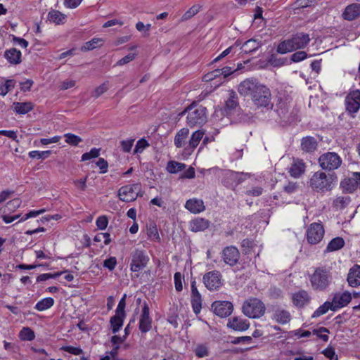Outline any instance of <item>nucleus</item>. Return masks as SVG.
Listing matches in <instances>:
<instances>
[{"instance_id":"6ab92c4d","label":"nucleus","mask_w":360,"mask_h":360,"mask_svg":"<svg viewBox=\"0 0 360 360\" xmlns=\"http://www.w3.org/2000/svg\"><path fill=\"white\" fill-rule=\"evenodd\" d=\"M227 327L236 331H245L250 327V323L246 319L235 316L229 319Z\"/></svg>"},{"instance_id":"4d7b16f0","label":"nucleus","mask_w":360,"mask_h":360,"mask_svg":"<svg viewBox=\"0 0 360 360\" xmlns=\"http://www.w3.org/2000/svg\"><path fill=\"white\" fill-rule=\"evenodd\" d=\"M148 146H149L148 142L145 139H141L137 141L135 148H134V153H142L143 150Z\"/></svg>"},{"instance_id":"58836bf2","label":"nucleus","mask_w":360,"mask_h":360,"mask_svg":"<svg viewBox=\"0 0 360 360\" xmlns=\"http://www.w3.org/2000/svg\"><path fill=\"white\" fill-rule=\"evenodd\" d=\"M204 131L202 130H197L193 133L188 142V149L193 150L199 144L200 140L202 139Z\"/></svg>"},{"instance_id":"f03ea898","label":"nucleus","mask_w":360,"mask_h":360,"mask_svg":"<svg viewBox=\"0 0 360 360\" xmlns=\"http://www.w3.org/2000/svg\"><path fill=\"white\" fill-rule=\"evenodd\" d=\"M337 181L338 176L335 172L326 174L324 172L318 171L311 176L309 184L313 191L324 193L331 191Z\"/></svg>"},{"instance_id":"e2e57ef3","label":"nucleus","mask_w":360,"mask_h":360,"mask_svg":"<svg viewBox=\"0 0 360 360\" xmlns=\"http://www.w3.org/2000/svg\"><path fill=\"white\" fill-rule=\"evenodd\" d=\"M117 265V259L115 257H110L103 262V266L112 271Z\"/></svg>"},{"instance_id":"7ed1b4c3","label":"nucleus","mask_w":360,"mask_h":360,"mask_svg":"<svg viewBox=\"0 0 360 360\" xmlns=\"http://www.w3.org/2000/svg\"><path fill=\"white\" fill-rule=\"evenodd\" d=\"M310 41V37L308 34L304 32H297L292 34L290 39L280 42L277 46L276 51L281 54H285L288 52L304 49Z\"/></svg>"},{"instance_id":"3c124183","label":"nucleus","mask_w":360,"mask_h":360,"mask_svg":"<svg viewBox=\"0 0 360 360\" xmlns=\"http://www.w3.org/2000/svg\"><path fill=\"white\" fill-rule=\"evenodd\" d=\"M236 122L240 123H252L255 122L252 113H238L236 117Z\"/></svg>"},{"instance_id":"f8f14e48","label":"nucleus","mask_w":360,"mask_h":360,"mask_svg":"<svg viewBox=\"0 0 360 360\" xmlns=\"http://www.w3.org/2000/svg\"><path fill=\"white\" fill-rule=\"evenodd\" d=\"M222 276L219 271H212L203 276L205 287L210 290H217L222 285Z\"/></svg>"},{"instance_id":"4468645a","label":"nucleus","mask_w":360,"mask_h":360,"mask_svg":"<svg viewBox=\"0 0 360 360\" xmlns=\"http://www.w3.org/2000/svg\"><path fill=\"white\" fill-rule=\"evenodd\" d=\"M240 255L238 248L233 245L224 248L221 252L223 261L231 266H233L238 263Z\"/></svg>"},{"instance_id":"6e6d98bb","label":"nucleus","mask_w":360,"mask_h":360,"mask_svg":"<svg viewBox=\"0 0 360 360\" xmlns=\"http://www.w3.org/2000/svg\"><path fill=\"white\" fill-rule=\"evenodd\" d=\"M307 54L305 51H300L292 54L290 56V60L292 62L297 63L304 60L307 58Z\"/></svg>"},{"instance_id":"393cba45","label":"nucleus","mask_w":360,"mask_h":360,"mask_svg":"<svg viewBox=\"0 0 360 360\" xmlns=\"http://www.w3.org/2000/svg\"><path fill=\"white\" fill-rule=\"evenodd\" d=\"M352 300L351 294L349 292H344L341 295H335L333 298L332 303L334 305L335 311L347 305Z\"/></svg>"},{"instance_id":"0eeeda50","label":"nucleus","mask_w":360,"mask_h":360,"mask_svg":"<svg viewBox=\"0 0 360 360\" xmlns=\"http://www.w3.org/2000/svg\"><path fill=\"white\" fill-rule=\"evenodd\" d=\"M252 101L258 108H265L266 110H271L274 107V103L271 102V91L264 84L258 92L255 94Z\"/></svg>"},{"instance_id":"bf43d9fd","label":"nucleus","mask_w":360,"mask_h":360,"mask_svg":"<svg viewBox=\"0 0 360 360\" xmlns=\"http://www.w3.org/2000/svg\"><path fill=\"white\" fill-rule=\"evenodd\" d=\"M60 349L74 355H80L83 353V350L81 348L73 346H63Z\"/></svg>"},{"instance_id":"37998d69","label":"nucleus","mask_w":360,"mask_h":360,"mask_svg":"<svg viewBox=\"0 0 360 360\" xmlns=\"http://www.w3.org/2000/svg\"><path fill=\"white\" fill-rule=\"evenodd\" d=\"M124 320V317L115 315L110 318V323L113 333H116L120 330L123 325Z\"/></svg>"},{"instance_id":"5701e85b","label":"nucleus","mask_w":360,"mask_h":360,"mask_svg":"<svg viewBox=\"0 0 360 360\" xmlns=\"http://www.w3.org/2000/svg\"><path fill=\"white\" fill-rule=\"evenodd\" d=\"M185 207L193 214H198L205 210V206L202 200L200 199H189L186 201Z\"/></svg>"},{"instance_id":"72a5a7b5","label":"nucleus","mask_w":360,"mask_h":360,"mask_svg":"<svg viewBox=\"0 0 360 360\" xmlns=\"http://www.w3.org/2000/svg\"><path fill=\"white\" fill-rule=\"evenodd\" d=\"M262 46L260 41L255 39L247 40L242 46L241 49L245 53H250L257 50Z\"/></svg>"},{"instance_id":"13d9d810","label":"nucleus","mask_w":360,"mask_h":360,"mask_svg":"<svg viewBox=\"0 0 360 360\" xmlns=\"http://www.w3.org/2000/svg\"><path fill=\"white\" fill-rule=\"evenodd\" d=\"M96 224L98 229H105L108 224V217L105 215L98 217L96 219Z\"/></svg>"},{"instance_id":"e433bc0d","label":"nucleus","mask_w":360,"mask_h":360,"mask_svg":"<svg viewBox=\"0 0 360 360\" xmlns=\"http://www.w3.org/2000/svg\"><path fill=\"white\" fill-rule=\"evenodd\" d=\"M65 18L66 15L57 10H52L48 14L49 20L57 25L64 23Z\"/></svg>"},{"instance_id":"680f3d73","label":"nucleus","mask_w":360,"mask_h":360,"mask_svg":"<svg viewBox=\"0 0 360 360\" xmlns=\"http://www.w3.org/2000/svg\"><path fill=\"white\" fill-rule=\"evenodd\" d=\"M175 289L178 292H181L183 289L182 277L180 272H176L174 276Z\"/></svg>"},{"instance_id":"7c9ffc66","label":"nucleus","mask_w":360,"mask_h":360,"mask_svg":"<svg viewBox=\"0 0 360 360\" xmlns=\"http://www.w3.org/2000/svg\"><path fill=\"white\" fill-rule=\"evenodd\" d=\"M340 188L345 193H352L356 190V181L352 175L351 178H345L340 182Z\"/></svg>"},{"instance_id":"a878e982","label":"nucleus","mask_w":360,"mask_h":360,"mask_svg":"<svg viewBox=\"0 0 360 360\" xmlns=\"http://www.w3.org/2000/svg\"><path fill=\"white\" fill-rule=\"evenodd\" d=\"M318 143L313 136H305L301 140V148L306 153H313L317 148Z\"/></svg>"},{"instance_id":"9d476101","label":"nucleus","mask_w":360,"mask_h":360,"mask_svg":"<svg viewBox=\"0 0 360 360\" xmlns=\"http://www.w3.org/2000/svg\"><path fill=\"white\" fill-rule=\"evenodd\" d=\"M262 85L257 79L248 78L240 83L238 91L241 96H250L252 99Z\"/></svg>"},{"instance_id":"603ef678","label":"nucleus","mask_w":360,"mask_h":360,"mask_svg":"<svg viewBox=\"0 0 360 360\" xmlns=\"http://www.w3.org/2000/svg\"><path fill=\"white\" fill-rule=\"evenodd\" d=\"M100 148H93L89 152L85 153L82 155V161H86L92 158H98L100 155Z\"/></svg>"},{"instance_id":"412c9836","label":"nucleus","mask_w":360,"mask_h":360,"mask_svg":"<svg viewBox=\"0 0 360 360\" xmlns=\"http://www.w3.org/2000/svg\"><path fill=\"white\" fill-rule=\"evenodd\" d=\"M210 226L208 219L202 217H195L189 222L190 230L193 232H201L207 229Z\"/></svg>"},{"instance_id":"de8ad7c7","label":"nucleus","mask_w":360,"mask_h":360,"mask_svg":"<svg viewBox=\"0 0 360 360\" xmlns=\"http://www.w3.org/2000/svg\"><path fill=\"white\" fill-rule=\"evenodd\" d=\"M202 6L195 4L191 6L181 17V21H186L196 15L201 9Z\"/></svg>"},{"instance_id":"aec40b11","label":"nucleus","mask_w":360,"mask_h":360,"mask_svg":"<svg viewBox=\"0 0 360 360\" xmlns=\"http://www.w3.org/2000/svg\"><path fill=\"white\" fill-rule=\"evenodd\" d=\"M359 15L360 4L357 3H354L346 6L342 14V18L348 21H352L359 17Z\"/></svg>"},{"instance_id":"5fc2aeb1","label":"nucleus","mask_w":360,"mask_h":360,"mask_svg":"<svg viewBox=\"0 0 360 360\" xmlns=\"http://www.w3.org/2000/svg\"><path fill=\"white\" fill-rule=\"evenodd\" d=\"M108 89V82L106 81L95 89L93 93V96L97 98L106 92Z\"/></svg>"},{"instance_id":"a211bd4d","label":"nucleus","mask_w":360,"mask_h":360,"mask_svg":"<svg viewBox=\"0 0 360 360\" xmlns=\"http://www.w3.org/2000/svg\"><path fill=\"white\" fill-rule=\"evenodd\" d=\"M191 305L195 314H198L202 308V297L197 289L195 280L191 281Z\"/></svg>"},{"instance_id":"f257e3e1","label":"nucleus","mask_w":360,"mask_h":360,"mask_svg":"<svg viewBox=\"0 0 360 360\" xmlns=\"http://www.w3.org/2000/svg\"><path fill=\"white\" fill-rule=\"evenodd\" d=\"M186 115V124L190 127H201L207 121V108L197 101L192 102L182 112L179 117Z\"/></svg>"},{"instance_id":"4c0bfd02","label":"nucleus","mask_w":360,"mask_h":360,"mask_svg":"<svg viewBox=\"0 0 360 360\" xmlns=\"http://www.w3.org/2000/svg\"><path fill=\"white\" fill-rule=\"evenodd\" d=\"M329 309L335 311L333 304L330 302L326 301L313 313L311 318H316L325 314Z\"/></svg>"},{"instance_id":"338daca9","label":"nucleus","mask_w":360,"mask_h":360,"mask_svg":"<svg viewBox=\"0 0 360 360\" xmlns=\"http://www.w3.org/2000/svg\"><path fill=\"white\" fill-rule=\"evenodd\" d=\"M20 204L21 200L19 198H15L8 202L6 207L8 211H13L19 207Z\"/></svg>"},{"instance_id":"4be33fe9","label":"nucleus","mask_w":360,"mask_h":360,"mask_svg":"<svg viewBox=\"0 0 360 360\" xmlns=\"http://www.w3.org/2000/svg\"><path fill=\"white\" fill-rule=\"evenodd\" d=\"M292 300L297 307L302 308L310 302L311 297L306 290H301L292 295Z\"/></svg>"},{"instance_id":"f3484780","label":"nucleus","mask_w":360,"mask_h":360,"mask_svg":"<svg viewBox=\"0 0 360 360\" xmlns=\"http://www.w3.org/2000/svg\"><path fill=\"white\" fill-rule=\"evenodd\" d=\"M346 110L349 113L356 112L360 108V91H351L345 98Z\"/></svg>"},{"instance_id":"dca6fc26","label":"nucleus","mask_w":360,"mask_h":360,"mask_svg":"<svg viewBox=\"0 0 360 360\" xmlns=\"http://www.w3.org/2000/svg\"><path fill=\"white\" fill-rule=\"evenodd\" d=\"M243 176H250L248 173H240L231 170H228L224 174V178L222 181L224 185L226 187H233L237 186L245 180Z\"/></svg>"},{"instance_id":"a19ab883","label":"nucleus","mask_w":360,"mask_h":360,"mask_svg":"<svg viewBox=\"0 0 360 360\" xmlns=\"http://www.w3.org/2000/svg\"><path fill=\"white\" fill-rule=\"evenodd\" d=\"M54 304V300L52 297H46L39 300L35 305L34 308L39 311H44L51 308Z\"/></svg>"},{"instance_id":"2f4dec72","label":"nucleus","mask_w":360,"mask_h":360,"mask_svg":"<svg viewBox=\"0 0 360 360\" xmlns=\"http://www.w3.org/2000/svg\"><path fill=\"white\" fill-rule=\"evenodd\" d=\"M273 319L278 323L285 324L290 322L291 315L287 310L278 309L275 310Z\"/></svg>"},{"instance_id":"cd10ccee","label":"nucleus","mask_w":360,"mask_h":360,"mask_svg":"<svg viewBox=\"0 0 360 360\" xmlns=\"http://www.w3.org/2000/svg\"><path fill=\"white\" fill-rule=\"evenodd\" d=\"M4 57L8 62L12 65L20 64L21 60V52L15 48H11L4 52Z\"/></svg>"},{"instance_id":"20e7f679","label":"nucleus","mask_w":360,"mask_h":360,"mask_svg":"<svg viewBox=\"0 0 360 360\" xmlns=\"http://www.w3.org/2000/svg\"><path fill=\"white\" fill-rule=\"evenodd\" d=\"M309 281L314 290L323 291L331 283L332 274L325 266H319L315 269L314 272L309 277Z\"/></svg>"},{"instance_id":"c756f323","label":"nucleus","mask_w":360,"mask_h":360,"mask_svg":"<svg viewBox=\"0 0 360 360\" xmlns=\"http://www.w3.org/2000/svg\"><path fill=\"white\" fill-rule=\"evenodd\" d=\"M305 164L302 160H295L293 161L290 170V174L295 177H300L305 172Z\"/></svg>"},{"instance_id":"864d4df0","label":"nucleus","mask_w":360,"mask_h":360,"mask_svg":"<svg viewBox=\"0 0 360 360\" xmlns=\"http://www.w3.org/2000/svg\"><path fill=\"white\" fill-rule=\"evenodd\" d=\"M51 154V150L38 151L32 150L29 153V157L31 158L46 159Z\"/></svg>"},{"instance_id":"1a4fd4ad","label":"nucleus","mask_w":360,"mask_h":360,"mask_svg":"<svg viewBox=\"0 0 360 360\" xmlns=\"http://www.w3.org/2000/svg\"><path fill=\"white\" fill-rule=\"evenodd\" d=\"M131 257L130 269L133 272H139L143 270L149 262V257L143 250L135 249L131 252Z\"/></svg>"},{"instance_id":"ddd939ff","label":"nucleus","mask_w":360,"mask_h":360,"mask_svg":"<svg viewBox=\"0 0 360 360\" xmlns=\"http://www.w3.org/2000/svg\"><path fill=\"white\" fill-rule=\"evenodd\" d=\"M212 309L217 316L226 318L233 312V305L229 301H215L212 304Z\"/></svg>"},{"instance_id":"6e6552de","label":"nucleus","mask_w":360,"mask_h":360,"mask_svg":"<svg viewBox=\"0 0 360 360\" xmlns=\"http://www.w3.org/2000/svg\"><path fill=\"white\" fill-rule=\"evenodd\" d=\"M140 190V184H127L122 186L118 190L117 196L119 199L123 202H133L136 200L139 196H141L139 193Z\"/></svg>"},{"instance_id":"f704fd0d","label":"nucleus","mask_w":360,"mask_h":360,"mask_svg":"<svg viewBox=\"0 0 360 360\" xmlns=\"http://www.w3.org/2000/svg\"><path fill=\"white\" fill-rule=\"evenodd\" d=\"M14 111L18 114H26L33 109V104L31 102H14Z\"/></svg>"},{"instance_id":"09e8293b","label":"nucleus","mask_w":360,"mask_h":360,"mask_svg":"<svg viewBox=\"0 0 360 360\" xmlns=\"http://www.w3.org/2000/svg\"><path fill=\"white\" fill-rule=\"evenodd\" d=\"M65 137V142L69 145L77 146L82 141V139L75 134L67 133L64 135Z\"/></svg>"},{"instance_id":"79ce46f5","label":"nucleus","mask_w":360,"mask_h":360,"mask_svg":"<svg viewBox=\"0 0 360 360\" xmlns=\"http://www.w3.org/2000/svg\"><path fill=\"white\" fill-rule=\"evenodd\" d=\"M103 45V39L101 38H94L91 40L86 42L83 46L81 47L82 51H86L93 50L97 47Z\"/></svg>"},{"instance_id":"c85d7f7f","label":"nucleus","mask_w":360,"mask_h":360,"mask_svg":"<svg viewBox=\"0 0 360 360\" xmlns=\"http://www.w3.org/2000/svg\"><path fill=\"white\" fill-rule=\"evenodd\" d=\"M238 105L239 102L236 93L233 90L230 91L229 96L225 102L224 111L227 115L230 114Z\"/></svg>"},{"instance_id":"c9c22d12","label":"nucleus","mask_w":360,"mask_h":360,"mask_svg":"<svg viewBox=\"0 0 360 360\" xmlns=\"http://www.w3.org/2000/svg\"><path fill=\"white\" fill-rule=\"evenodd\" d=\"M189 129L187 128H182L176 134L174 138V145L176 148H181L185 143V140L188 137Z\"/></svg>"},{"instance_id":"39448f33","label":"nucleus","mask_w":360,"mask_h":360,"mask_svg":"<svg viewBox=\"0 0 360 360\" xmlns=\"http://www.w3.org/2000/svg\"><path fill=\"white\" fill-rule=\"evenodd\" d=\"M241 309L245 316L250 319H259L264 314L266 307L259 299L250 297L244 301Z\"/></svg>"},{"instance_id":"0e129e2a","label":"nucleus","mask_w":360,"mask_h":360,"mask_svg":"<svg viewBox=\"0 0 360 360\" xmlns=\"http://www.w3.org/2000/svg\"><path fill=\"white\" fill-rule=\"evenodd\" d=\"M219 77H221L219 69H216L212 72L207 73L204 76L203 79L206 82L212 81Z\"/></svg>"},{"instance_id":"8fccbe9b","label":"nucleus","mask_w":360,"mask_h":360,"mask_svg":"<svg viewBox=\"0 0 360 360\" xmlns=\"http://www.w3.org/2000/svg\"><path fill=\"white\" fill-rule=\"evenodd\" d=\"M287 61V58H278L275 54H271L268 59V63L274 67L282 66L285 65Z\"/></svg>"},{"instance_id":"b1692460","label":"nucleus","mask_w":360,"mask_h":360,"mask_svg":"<svg viewBox=\"0 0 360 360\" xmlns=\"http://www.w3.org/2000/svg\"><path fill=\"white\" fill-rule=\"evenodd\" d=\"M276 106V110L279 117L285 122H290L291 120L288 116L289 105L287 102L279 98Z\"/></svg>"},{"instance_id":"c03bdc74","label":"nucleus","mask_w":360,"mask_h":360,"mask_svg":"<svg viewBox=\"0 0 360 360\" xmlns=\"http://www.w3.org/2000/svg\"><path fill=\"white\" fill-rule=\"evenodd\" d=\"M146 233L148 237L150 240H155L158 241L160 240V238L159 236L157 226L155 223L152 222L150 223L149 225H147L146 226Z\"/></svg>"},{"instance_id":"bb28decb","label":"nucleus","mask_w":360,"mask_h":360,"mask_svg":"<svg viewBox=\"0 0 360 360\" xmlns=\"http://www.w3.org/2000/svg\"><path fill=\"white\" fill-rule=\"evenodd\" d=\"M347 281L350 286L356 287L360 285V266L354 265L350 269L347 275Z\"/></svg>"},{"instance_id":"423d86ee","label":"nucleus","mask_w":360,"mask_h":360,"mask_svg":"<svg viewBox=\"0 0 360 360\" xmlns=\"http://www.w3.org/2000/svg\"><path fill=\"white\" fill-rule=\"evenodd\" d=\"M318 162L322 170L331 173L340 167L342 159L336 153L327 152L320 155Z\"/></svg>"},{"instance_id":"69168bd1","label":"nucleus","mask_w":360,"mask_h":360,"mask_svg":"<svg viewBox=\"0 0 360 360\" xmlns=\"http://www.w3.org/2000/svg\"><path fill=\"white\" fill-rule=\"evenodd\" d=\"M322 353L330 360H338V356L335 354V349L332 347H327Z\"/></svg>"},{"instance_id":"052dcab7","label":"nucleus","mask_w":360,"mask_h":360,"mask_svg":"<svg viewBox=\"0 0 360 360\" xmlns=\"http://www.w3.org/2000/svg\"><path fill=\"white\" fill-rule=\"evenodd\" d=\"M253 245V241L248 238L243 239L241 242V247L245 254H248Z\"/></svg>"},{"instance_id":"473e14b6","label":"nucleus","mask_w":360,"mask_h":360,"mask_svg":"<svg viewBox=\"0 0 360 360\" xmlns=\"http://www.w3.org/2000/svg\"><path fill=\"white\" fill-rule=\"evenodd\" d=\"M345 244V240L342 237H335L329 242L324 252L326 253L339 250L344 247Z\"/></svg>"},{"instance_id":"9b49d317","label":"nucleus","mask_w":360,"mask_h":360,"mask_svg":"<svg viewBox=\"0 0 360 360\" xmlns=\"http://www.w3.org/2000/svg\"><path fill=\"white\" fill-rule=\"evenodd\" d=\"M323 226L320 223H312L307 230V240L311 245L320 243L324 236Z\"/></svg>"},{"instance_id":"774afa93","label":"nucleus","mask_w":360,"mask_h":360,"mask_svg":"<svg viewBox=\"0 0 360 360\" xmlns=\"http://www.w3.org/2000/svg\"><path fill=\"white\" fill-rule=\"evenodd\" d=\"M195 355L198 357L207 356L209 354L207 347L205 345H198L195 349Z\"/></svg>"},{"instance_id":"ea45409f","label":"nucleus","mask_w":360,"mask_h":360,"mask_svg":"<svg viewBox=\"0 0 360 360\" xmlns=\"http://www.w3.org/2000/svg\"><path fill=\"white\" fill-rule=\"evenodd\" d=\"M351 202L349 196L337 197L333 202V206L337 210L345 209Z\"/></svg>"},{"instance_id":"49530a36","label":"nucleus","mask_w":360,"mask_h":360,"mask_svg":"<svg viewBox=\"0 0 360 360\" xmlns=\"http://www.w3.org/2000/svg\"><path fill=\"white\" fill-rule=\"evenodd\" d=\"M185 167V164L171 160L167 163V170L171 174H176L183 170Z\"/></svg>"},{"instance_id":"a18cd8bd","label":"nucleus","mask_w":360,"mask_h":360,"mask_svg":"<svg viewBox=\"0 0 360 360\" xmlns=\"http://www.w3.org/2000/svg\"><path fill=\"white\" fill-rule=\"evenodd\" d=\"M19 338L23 341H32L34 339L35 335L34 331L28 327H24L20 331Z\"/></svg>"},{"instance_id":"2eb2a0df","label":"nucleus","mask_w":360,"mask_h":360,"mask_svg":"<svg viewBox=\"0 0 360 360\" xmlns=\"http://www.w3.org/2000/svg\"><path fill=\"white\" fill-rule=\"evenodd\" d=\"M139 328L142 333H146L152 328V319L150 316V309L146 302L143 303L141 314L139 322Z\"/></svg>"}]
</instances>
